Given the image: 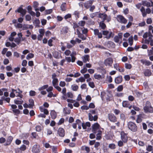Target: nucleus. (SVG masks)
<instances>
[{"label": "nucleus", "mask_w": 153, "mask_h": 153, "mask_svg": "<svg viewBox=\"0 0 153 153\" xmlns=\"http://www.w3.org/2000/svg\"><path fill=\"white\" fill-rule=\"evenodd\" d=\"M143 110L146 113H152L153 112V108L149 102H146L145 105L143 107Z\"/></svg>", "instance_id": "obj_1"}, {"label": "nucleus", "mask_w": 153, "mask_h": 153, "mask_svg": "<svg viewBox=\"0 0 153 153\" xmlns=\"http://www.w3.org/2000/svg\"><path fill=\"white\" fill-rule=\"evenodd\" d=\"M19 92H17L14 89H12V91L10 94V97L11 98H14L15 97L16 95L15 93H18V94L16 95V97H19L20 98H22L23 97V95L21 94L22 93V91L19 89H18Z\"/></svg>", "instance_id": "obj_2"}, {"label": "nucleus", "mask_w": 153, "mask_h": 153, "mask_svg": "<svg viewBox=\"0 0 153 153\" xmlns=\"http://www.w3.org/2000/svg\"><path fill=\"white\" fill-rule=\"evenodd\" d=\"M128 128L133 131L135 132L137 130V127L136 124L133 122H129L128 124Z\"/></svg>", "instance_id": "obj_3"}, {"label": "nucleus", "mask_w": 153, "mask_h": 153, "mask_svg": "<svg viewBox=\"0 0 153 153\" xmlns=\"http://www.w3.org/2000/svg\"><path fill=\"white\" fill-rule=\"evenodd\" d=\"M117 21L119 22L125 24L127 22V20L122 15H119L117 16Z\"/></svg>", "instance_id": "obj_4"}, {"label": "nucleus", "mask_w": 153, "mask_h": 153, "mask_svg": "<svg viewBox=\"0 0 153 153\" xmlns=\"http://www.w3.org/2000/svg\"><path fill=\"white\" fill-rule=\"evenodd\" d=\"M113 62V59L111 58H108L106 59L104 61V64L107 66L111 67Z\"/></svg>", "instance_id": "obj_5"}, {"label": "nucleus", "mask_w": 153, "mask_h": 153, "mask_svg": "<svg viewBox=\"0 0 153 153\" xmlns=\"http://www.w3.org/2000/svg\"><path fill=\"white\" fill-rule=\"evenodd\" d=\"M85 21H79L78 23H74L73 27L74 28L79 27V30H80L81 28H80L79 27V26H83L85 24Z\"/></svg>", "instance_id": "obj_6"}, {"label": "nucleus", "mask_w": 153, "mask_h": 153, "mask_svg": "<svg viewBox=\"0 0 153 153\" xmlns=\"http://www.w3.org/2000/svg\"><path fill=\"white\" fill-rule=\"evenodd\" d=\"M103 34L105 36V37L107 39H109L111 37L113 36V34L111 31H103Z\"/></svg>", "instance_id": "obj_7"}, {"label": "nucleus", "mask_w": 153, "mask_h": 153, "mask_svg": "<svg viewBox=\"0 0 153 153\" xmlns=\"http://www.w3.org/2000/svg\"><path fill=\"white\" fill-rule=\"evenodd\" d=\"M100 129V126L97 123H95L92 126V131L94 133L97 132V131Z\"/></svg>", "instance_id": "obj_8"}, {"label": "nucleus", "mask_w": 153, "mask_h": 153, "mask_svg": "<svg viewBox=\"0 0 153 153\" xmlns=\"http://www.w3.org/2000/svg\"><path fill=\"white\" fill-rule=\"evenodd\" d=\"M99 17L102 19L103 21L107 20L108 22L111 20V18L110 17H108L107 15L104 13L99 14Z\"/></svg>", "instance_id": "obj_9"}, {"label": "nucleus", "mask_w": 153, "mask_h": 153, "mask_svg": "<svg viewBox=\"0 0 153 153\" xmlns=\"http://www.w3.org/2000/svg\"><path fill=\"white\" fill-rule=\"evenodd\" d=\"M15 12L20 13L22 17H23L26 13V11L25 10L23 9L21 7H19L18 9L15 11Z\"/></svg>", "instance_id": "obj_10"}, {"label": "nucleus", "mask_w": 153, "mask_h": 153, "mask_svg": "<svg viewBox=\"0 0 153 153\" xmlns=\"http://www.w3.org/2000/svg\"><path fill=\"white\" fill-rule=\"evenodd\" d=\"M121 138L123 142L126 143L127 141V135L123 132L121 133Z\"/></svg>", "instance_id": "obj_11"}, {"label": "nucleus", "mask_w": 153, "mask_h": 153, "mask_svg": "<svg viewBox=\"0 0 153 153\" xmlns=\"http://www.w3.org/2000/svg\"><path fill=\"white\" fill-rule=\"evenodd\" d=\"M26 149V147L25 145H22L19 149H17L16 150V153H21V152L19 151L20 150L21 151H24Z\"/></svg>", "instance_id": "obj_12"}, {"label": "nucleus", "mask_w": 153, "mask_h": 153, "mask_svg": "<svg viewBox=\"0 0 153 153\" xmlns=\"http://www.w3.org/2000/svg\"><path fill=\"white\" fill-rule=\"evenodd\" d=\"M32 151L33 152L36 153L39 152V146L38 145H34L33 147Z\"/></svg>", "instance_id": "obj_13"}, {"label": "nucleus", "mask_w": 153, "mask_h": 153, "mask_svg": "<svg viewBox=\"0 0 153 153\" xmlns=\"http://www.w3.org/2000/svg\"><path fill=\"white\" fill-rule=\"evenodd\" d=\"M108 117L109 120L111 122H115L117 121V118L113 114H109Z\"/></svg>", "instance_id": "obj_14"}, {"label": "nucleus", "mask_w": 153, "mask_h": 153, "mask_svg": "<svg viewBox=\"0 0 153 153\" xmlns=\"http://www.w3.org/2000/svg\"><path fill=\"white\" fill-rule=\"evenodd\" d=\"M58 132L59 135L60 137H63L65 135V131L62 128H59Z\"/></svg>", "instance_id": "obj_15"}, {"label": "nucleus", "mask_w": 153, "mask_h": 153, "mask_svg": "<svg viewBox=\"0 0 153 153\" xmlns=\"http://www.w3.org/2000/svg\"><path fill=\"white\" fill-rule=\"evenodd\" d=\"M122 81V77L121 76H119L115 79V82L116 83L119 84Z\"/></svg>", "instance_id": "obj_16"}, {"label": "nucleus", "mask_w": 153, "mask_h": 153, "mask_svg": "<svg viewBox=\"0 0 153 153\" xmlns=\"http://www.w3.org/2000/svg\"><path fill=\"white\" fill-rule=\"evenodd\" d=\"M33 28V26L32 25H29L28 24H25L23 25L22 30H25L27 29H32Z\"/></svg>", "instance_id": "obj_17"}, {"label": "nucleus", "mask_w": 153, "mask_h": 153, "mask_svg": "<svg viewBox=\"0 0 153 153\" xmlns=\"http://www.w3.org/2000/svg\"><path fill=\"white\" fill-rule=\"evenodd\" d=\"M93 1H89L85 3L84 4V6L86 8H88L90 7L91 6Z\"/></svg>", "instance_id": "obj_18"}, {"label": "nucleus", "mask_w": 153, "mask_h": 153, "mask_svg": "<svg viewBox=\"0 0 153 153\" xmlns=\"http://www.w3.org/2000/svg\"><path fill=\"white\" fill-rule=\"evenodd\" d=\"M144 74L146 76H149L151 75L152 72L149 69H146L144 71Z\"/></svg>", "instance_id": "obj_19"}, {"label": "nucleus", "mask_w": 153, "mask_h": 153, "mask_svg": "<svg viewBox=\"0 0 153 153\" xmlns=\"http://www.w3.org/2000/svg\"><path fill=\"white\" fill-rule=\"evenodd\" d=\"M140 62L143 64L145 65L149 66L151 64V62H150L146 60H141Z\"/></svg>", "instance_id": "obj_20"}, {"label": "nucleus", "mask_w": 153, "mask_h": 153, "mask_svg": "<svg viewBox=\"0 0 153 153\" xmlns=\"http://www.w3.org/2000/svg\"><path fill=\"white\" fill-rule=\"evenodd\" d=\"M22 98H20V99H15L14 100V103L16 104H22L23 102V100H22Z\"/></svg>", "instance_id": "obj_21"}, {"label": "nucleus", "mask_w": 153, "mask_h": 153, "mask_svg": "<svg viewBox=\"0 0 153 153\" xmlns=\"http://www.w3.org/2000/svg\"><path fill=\"white\" fill-rule=\"evenodd\" d=\"M76 52L75 51H73L71 54L70 56L71 57L72 62H75L76 58L74 56L76 55Z\"/></svg>", "instance_id": "obj_22"}, {"label": "nucleus", "mask_w": 153, "mask_h": 153, "mask_svg": "<svg viewBox=\"0 0 153 153\" xmlns=\"http://www.w3.org/2000/svg\"><path fill=\"white\" fill-rule=\"evenodd\" d=\"M50 114L53 119H55L57 116V113L54 110H52L51 111Z\"/></svg>", "instance_id": "obj_23"}, {"label": "nucleus", "mask_w": 153, "mask_h": 153, "mask_svg": "<svg viewBox=\"0 0 153 153\" xmlns=\"http://www.w3.org/2000/svg\"><path fill=\"white\" fill-rule=\"evenodd\" d=\"M83 62L86 63L87 61H89V56L88 55H85L82 58Z\"/></svg>", "instance_id": "obj_24"}, {"label": "nucleus", "mask_w": 153, "mask_h": 153, "mask_svg": "<svg viewBox=\"0 0 153 153\" xmlns=\"http://www.w3.org/2000/svg\"><path fill=\"white\" fill-rule=\"evenodd\" d=\"M140 10L142 13L143 16L145 17L146 16V11L143 7H141Z\"/></svg>", "instance_id": "obj_25"}, {"label": "nucleus", "mask_w": 153, "mask_h": 153, "mask_svg": "<svg viewBox=\"0 0 153 153\" xmlns=\"http://www.w3.org/2000/svg\"><path fill=\"white\" fill-rule=\"evenodd\" d=\"M106 94L105 93L104 91H102L101 92V95L102 99H104V98H105L107 100H109V98H108V97H106Z\"/></svg>", "instance_id": "obj_26"}, {"label": "nucleus", "mask_w": 153, "mask_h": 153, "mask_svg": "<svg viewBox=\"0 0 153 153\" xmlns=\"http://www.w3.org/2000/svg\"><path fill=\"white\" fill-rule=\"evenodd\" d=\"M34 55L32 53H28L26 56V59L27 60H29L30 59L34 57Z\"/></svg>", "instance_id": "obj_27"}, {"label": "nucleus", "mask_w": 153, "mask_h": 153, "mask_svg": "<svg viewBox=\"0 0 153 153\" xmlns=\"http://www.w3.org/2000/svg\"><path fill=\"white\" fill-rule=\"evenodd\" d=\"M29 108H32L34 105L33 100L32 99H30L29 100Z\"/></svg>", "instance_id": "obj_28"}, {"label": "nucleus", "mask_w": 153, "mask_h": 153, "mask_svg": "<svg viewBox=\"0 0 153 153\" xmlns=\"http://www.w3.org/2000/svg\"><path fill=\"white\" fill-rule=\"evenodd\" d=\"M68 29L66 27H64L62 28L61 30L62 34H64L68 32Z\"/></svg>", "instance_id": "obj_29"}, {"label": "nucleus", "mask_w": 153, "mask_h": 153, "mask_svg": "<svg viewBox=\"0 0 153 153\" xmlns=\"http://www.w3.org/2000/svg\"><path fill=\"white\" fill-rule=\"evenodd\" d=\"M52 84L54 87L58 85V79H53Z\"/></svg>", "instance_id": "obj_30"}, {"label": "nucleus", "mask_w": 153, "mask_h": 153, "mask_svg": "<svg viewBox=\"0 0 153 153\" xmlns=\"http://www.w3.org/2000/svg\"><path fill=\"white\" fill-rule=\"evenodd\" d=\"M66 89L65 88H64L62 89V93L63 94V96L62 97L63 99L64 100H65L66 99V97H65V95L66 94Z\"/></svg>", "instance_id": "obj_31"}, {"label": "nucleus", "mask_w": 153, "mask_h": 153, "mask_svg": "<svg viewBox=\"0 0 153 153\" xmlns=\"http://www.w3.org/2000/svg\"><path fill=\"white\" fill-rule=\"evenodd\" d=\"M123 106L124 107H128L129 106V103L128 101H123Z\"/></svg>", "instance_id": "obj_32"}, {"label": "nucleus", "mask_w": 153, "mask_h": 153, "mask_svg": "<svg viewBox=\"0 0 153 153\" xmlns=\"http://www.w3.org/2000/svg\"><path fill=\"white\" fill-rule=\"evenodd\" d=\"M65 97L66 98L68 97L70 98H72L73 97V94L71 92H68L65 95Z\"/></svg>", "instance_id": "obj_33"}, {"label": "nucleus", "mask_w": 153, "mask_h": 153, "mask_svg": "<svg viewBox=\"0 0 153 153\" xmlns=\"http://www.w3.org/2000/svg\"><path fill=\"white\" fill-rule=\"evenodd\" d=\"M143 5L148 7H150L152 5L150 3L146 1H143Z\"/></svg>", "instance_id": "obj_34"}, {"label": "nucleus", "mask_w": 153, "mask_h": 153, "mask_svg": "<svg viewBox=\"0 0 153 153\" xmlns=\"http://www.w3.org/2000/svg\"><path fill=\"white\" fill-rule=\"evenodd\" d=\"M33 23L36 26L39 27L40 24V22L39 19H36L33 22Z\"/></svg>", "instance_id": "obj_35"}, {"label": "nucleus", "mask_w": 153, "mask_h": 153, "mask_svg": "<svg viewBox=\"0 0 153 153\" xmlns=\"http://www.w3.org/2000/svg\"><path fill=\"white\" fill-rule=\"evenodd\" d=\"M128 41L129 45L131 46L132 45L133 43V37L132 36H131L129 38Z\"/></svg>", "instance_id": "obj_36"}, {"label": "nucleus", "mask_w": 153, "mask_h": 153, "mask_svg": "<svg viewBox=\"0 0 153 153\" xmlns=\"http://www.w3.org/2000/svg\"><path fill=\"white\" fill-rule=\"evenodd\" d=\"M100 26L102 29H105L106 27V25L103 22H100Z\"/></svg>", "instance_id": "obj_37"}, {"label": "nucleus", "mask_w": 153, "mask_h": 153, "mask_svg": "<svg viewBox=\"0 0 153 153\" xmlns=\"http://www.w3.org/2000/svg\"><path fill=\"white\" fill-rule=\"evenodd\" d=\"M48 86L47 85H44L41 87L39 88V90L40 91L41 90H43L47 88L48 87Z\"/></svg>", "instance_id": "obj_38"}, {"label": "nucleus", "mask_w": 153, "mask_h": 153, "mask_svg": "<svg viewBox=\"0 0 153 153\" xmlns=\"http://www.w3.org/2000/svg\"><path fill=\"white\" fill-rule=\"evenodd\" d=\"M71 88L74 91H76L78 88V86L76 85H72Z\"/></svg>", "instance_id": "obj_39"}, {"label": "nucleus", "mask_w": 153, "mask_h": 153, "mask_svg": "<svg viewBox=\"0 0 153 153\" xmlns=\"http://www.w3.org/2000/svg\"><path fill=\"white\" fill-rule=\"evenodd\" d=\"M94 76L96 79L99 80L102 78L100 74H95L94 75Z\"/></svg>", "instance_id": "obj_40"}, {"label": "nucleus", "mask_w": 153, "mask_h": 153, "mask_svg": "<svg viewBox=\"0 0 153 153\" xmlns=\"http://www.w3.org/2000/svg\"><path fill=\"white\" fill-rule=\"evenodd\" d=\"M136 121L137 123H140L142 121V116L141 115H140L138 116Z\"/></svg>", "instance_id": "obj_41"}, {"label": "nucleus", "mask_w": 153, "mask_h": 153, "mask_svg": "<svg viewBox=\"0 0 153 153\" xmlns=\"http://www.w3.org/2000/svg\"><path fill=\"white\" fill-rule=\"evenodd\" d=\"M1 99L6 101L7 102H9L10 98L9 97H6L5 98L4 96H2L1 98Z\"/></svg>", "instance_id": "obj_42"}, {"label": "nucleus", "mask_w": 153, "mask_h": 153, "mask_svg": "<svg viewBox=\"0 0 153 153\" xmlns=\"http://www.w3.org/2000/svg\"><path fill=\"white\" fill-rule=\"evenodd\" d=\"M13 138L12 136H10L7 139V141L8 143V144H10L13 140Z\"/></svg>", "instance_id": "obj_43"}, {"label": "nucleus", "mask_w": 153, "mask_h": 153, "mask_svg": "<svg viewBox=\"0 0 153 153\" xmlns=\"http://www.w3.org/2000/svg\"><path fill=\"white\" fill-rule=\"evenodd\" d=\"M25 20L26 21H30L31 19V17L29 15H27L25 16Z\"/></svg>", "instance_id": "obj_44"}, {"label": "nucleus", "mask_w": 153, "mask_h": 153, "mask_svg": "<svg viewBox=\"0 0 153 153\" xmlns=\"http://www.w3.org/2000/svg\"><path fill=\"white\" fill-rule=\"evenodd\" d=\"M109 147L112 149H114L116 148V146L114 143L110 144L109 145Z\"/></svg>", "instance_id": "obj_45"}, {"label": "nucleus", "mask_w": 153, "mask_h": 153, "mask_svg": "<svg viewBox=\"0 0 153 153\" xmlns=\"http://www.w3.org/2000/svg\"><path fill=\"white\" fill-rule=\"evenodd\" d=\"M53 55L54 57L56 58H59V53L57 51H55L54 52Z\"/></svg>", "instance_id": "obj_46"}, {"label": "nucleus", "mask_w": 153, "mask_h": 153, "mask_svg": "<svg viewBox=\"0 0 153 153\" xmlns=\"http://www.w3.org/2000/svg\"><path fill=\"white\" fill-rule=\"evenodd\" d=\"M114 41L116 42H118L120 40L121 41L122 40L117 36H116L114 37Z\"/></svg>", "instance_id": "obj_47"}, {"label": "nucleus", "mask_w": 153, "mask_h": 153, "mask_svg": "<svg viewBox=\"0 0 153 153\" xmlns=\"http://www.w3.org/2000/svg\"><path fill=\"white\" fill-rule=\"evenodd\" d=\"M52 12V9L46 10L45 11V14H48L51 13Z\"/></svg>", "instance_id": "obj_48"}, {"label": "nucleus", "mask_w": 153, "mask_h": 153, "mask_svg": "<svg viewBox=\"0 0 153 153\" xmlns=\"http://www.w3.org/2000/svg\"><path fill=\"white\" fill-rule=\"evenodd\" d=\"M7 89L4 88H3L0 90V96H2L3 95V92L5 91H6Z\"/></svg>", "instance_id": "obj_49"}, {"label": "nucleus", "mask_w": 153, "mask_h": 153, "mask_svg": "<svg viewBox=\"0 0 153 153\" xmlns=\"http://www.w3.org/2000/svg\"><path fill=\"white\" fill-rule=\"evenodd\" d=\"M79 29H77L76 30L77 32V34L78 35V37L81 38H82V37L83 36V35L81 34L80 31H79Z\"/></svg>", "instance_id": "obj_50"}, {"label": "nucleus", "mask_w": 153, "mask_h": 153, "mask_svg": "<svg viewBox=\"0 0 153 153\" xmlns=\"http://www.w3.org/2000/svg\"><path fill=\"white\" fill-rule=\"evenodd\" d=\"M107 80L109 82H111L112 81V77L111 76H108L107 77Z\"/></svg>", "instance_id": "obj_51"}, {"label": "nucleus", "mask_w": 153, "mask_h": 153, "mask_svg": "<svg viewBox=\"0 0 153 153\" xmlns=\"http://www.w3.org/2000/svg\"><path fill=\"white\" fill-rule=\"evenodd\" d=\"M87 69L85 67H83V68L80 71L81 73L82 74H84L86 72Z\"/></svg>", "instance_id": "obj_52"}, {"label": "nucleus", "mask_w": 153, "mask_h": 153, "mask_svg": "<svg viewBox=\"0 0 153 153\" xmlns=\"http://www.w3.org/2000/svg\"><path fill=\"white\" fill-rule=\"evenodd\" d=\"M147 52L148 55L149 56H151L153 54V50L152 49L150 50H147Z\"/></svg>", "instance_id": "obj_53"}, {"label": "nucleus", "mask_w": 153, "mask_h": 153, "mask_svg": "<svg viewBox=\"0 0 153 153\" xmlns=\"http://www.w3.org/2000/svg\"><path fill=\"white\" fill-rule=\"evenodd\" d=\"M125 67L127 69H130L131 68V65L130 64L126 63L125 64Z\"/></svg>", "instance_id": "obj_54"}, {"label": "nucleus", "mask_w": 153, "mask_h": 153, "mask_svg": "<svg viewBox=\"0 0 153 153\" xmlns=\"http://www.w3.org/2000/svg\"><path fill=\"white\" fill-rule=\"evenodd\" d=\"M71 52L68 50H66L64 52V54L66 56H69L70 54H71Z\"/></svg>", "instance_id": "obj_55"}, {"label": "nucleus", "mask_w": 153, "mask_h": 153, "mask_svg": "<svg viewBox=\"0 0 153 153\" xmlns=\"http://www.w3.org/2000/svg\"><path fill=\"white\" fill-rule=\"evenodd\" d=\"M29 94L30 96H33L35 95L36 93L35 91H31L29 92Z\"/></svg>", "instance_id": "obj_56"}, {"label": "nucleus", "mask_w": 153, "mask_h": 153, "mask_svg": "<svg viewBox=\"0 0 153 153\" xmlns=\"http://www.w3.org/2000/svg\"><path fill=\"white\" fill-rule=\"evenodd\" d=\"M123 86L122 85L119 86L117 89V91H121L123 90Z\"/></svg>", "instance_id": "obj_57"}, {"label": "nucleus", "mask_w": 153, "mask_h": 153, "mask_svg": "<svg viewBox=\"0 0 153 153\" xmlns=\"http://www.w3.org/2000/svg\"><path fill=\"white\" fill-rule=\"evenodd\" d=\"M27 64V62L26 60H24L22 62V65L24 67L26 66Z\"/></svg>", "instance_id": "obj_58"}, {"label": "nucleus", "mask_w": 153, "mask_h": 153, "mask_svg": "<svg viewBox=\"0 0 153 153\" xmlns=\"http://www.w3.org/2000/svg\"><path fill=\"white\" fill-rule=\"evenodd\" d=\"M48 97H51L52 96L54 97H56V95H53V93L52 92H48Z\"/></svg>", "instance_id": "obj_59"}, {"label": "nucleus", "mask_w": 153, "mask_h": 153, "mask_svg": "<svg viewBox=\"0 0 153 153\" xmlns=\"http://www.w3.org/2000/svg\"><path fill=\"white\" fill-rule=\"evenodd\" d=\"M64 122V119L63 118H61L59 121L58 123V125H60L63 123Z\"/></svg>", "instance_id": "obj_60"}, {"label": "nucleus", "mask_w": 153, "mask_h": 153, "mask_svg": "<svg viewBox=\"0 0 153 153\" xmlns=\"http://www.w3.org/2000/svg\"><path fill=\"white\" fill-rule=\"evenodd\" d=\"M97 13H97V12L94 13H91V14H90V16L91 18H93L94 17H95V16H97Z\"/></svg>", "instance_id": "obj_61"}, {"label": "nucleus", "mask_w": 153, "mask_h": 153, "mask_svg": "<svg viewBox=\"0 0 153 153\" xmlns=\"http://www.w3.org/2000/svg\"><path fill=\"white\" fill-rule=\"evenodd\" d=\"M65 60L67 61V62H72V58L71 57H66L65 58Z\"/></svg>", "instance_id": "obj_62"}, {"label": "nucleus", "mask_w": 153, "mask_h": 153, "mask_svg": "<svg viewBox=\"0 0 153 153\" xmlns=\"http://www.w3.org/2000/svg\"><path fill=\"white\" fill-rule=\"evenodd\" d=\"M153 148L152 146L150 145L148 146L146 148V150L148 151H151L152 150Z\"/></svg>", "instance_id": "obj_63"}, {"label": "nucleus", "mask_w": 153, "mask_h": 153, "mask_svg": "<svg viewBox=\"0 0 153 153\" xmlns=\"http://www.w3.org/2000/svg\"><path fill=\"white\" fill-rule=\"evenodd\" d=\"M36 130L37 131H40L41 130L42 127L40 126H38L36 127Z\"/></svg>", "instance_id": "obj_64"}]
</instances>
